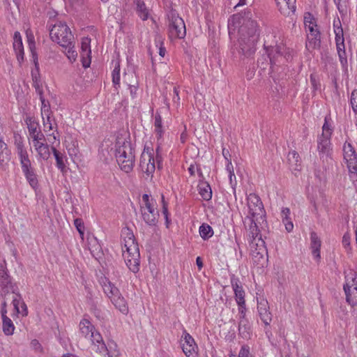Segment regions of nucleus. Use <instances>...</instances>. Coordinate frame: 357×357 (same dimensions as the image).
Returning <instances> with one entry per match:
<instances>
[{
  "mask_svg": "<svg viewBox=\"0 0 357 357\" xmlns=\"http://www.w3.org/2000/svg\"><path fill=\"white\" fill-rule=\"evenodd\" d=\"M236 24L239 25L238 38L237 43L231 48V54L234 57L241 60L249 59L255 53L259 36L257 23L252 19L251 12L247 11L243 15H234L231 21H229V33L232 29H235Z\"/></svg>",
  "mask_w": 357,
  "mask_h": 357,
  "instance_id": "obj_1",
  "label": "nucleus"
},
{
  "mask_svg": "<svg viewBox=\"0 0 357 357\" xmlns=\"http://www.w3.org/2000/svg\"><path fill=\"white\" fill-rule=\"evenodd\" d=\"M122 255L128 268L133 273L139 270V250L132 231L128 228L122 230Z\"/></svg>",
  "mask_w": 357,
  "mask_h": 357,
  "instance_id": "obj_2",
  "label": "nucleus"
},
{
  "mask_svg": "<svg viewBox=\"0 0 357 357\" xmlns=\"http://www.w3.org/2000/svg\"><path fill=\"white\" fill-rule=\"evenodd\" d=\"M115 156L121 169L126 173L130 172L134 167L135 156L134 149L130 142L118 139L115 145Z\"/></svg>",
  "mask_w": 357,
  "mask_h": 357,
  "instance_id": "obj_3",
  "label": "nucleus"
},
{
  "mask_svg": "<svg viewBox=\"0 0 357 357\" xmlns=\"http://www.w3.org/2000/svg\"><path fill=\"white\" fill-rule=\"evenodd\" d=\"M79 328L82 336L91 341L92 350L104 356L109 354V350L103 341L102 335L96 331L94 326L89 319L83 318L79 322Z\"/></svg>",
  "mask_w": 357,
  "mask_h": 357,
  "instance_id": "obj_4",
  "label": "nucleus"
},
{
  "mask_svg": "<svg viewBox=\"0 0 357 357\" xmlns=\"http://www.w3.org/2000/svg\"><path fill=\"white\" fill-rule=\"evenodd\" d=\"M263 224H266V221L262 222L261 220L251 218V224L249 227L248 237L252 255L257 260L264 259V255L267 253L265 241L262 239L259 229V225L262 226Z\"/></svg>",
  "mask_w": 357,
  "mask_h": 357,
  "instance_id": "obj_5",
  "label": "nucleus"
},
{
  "mask_svg": "<svg viewBox=\"0 0 357 357\" xmlns=\"http://www.w3.org/2000/svg\"><path fill=\"white\" fill-rule=\"evenodd\" d=\"M333 128L328 123L327 119L325 118L324 123L322 126V133L317 138V151L319 158L322 162L330 164L332 162L333 149L331 142Z\"/></svg>",
  "mask_w": 357,
  "mask_h": 357,
  "instance_id": "obj_6",
  "label": "nucleus"
},
{
  "mask_svg": "<svg viewBox=\"0 0 357 357\" xmlns=\"http://www.w3.org/2000/svg\"><path fill=\"white\" fill-rule=\"evenodd\" d=\"M153 150L149 148H144L139 161V167L142 171L148 176L153 177L155 171L156 165L158 169H162V158L160 154V146L156 148V155L154 157Z\"/></svg>",
  "mask_w": 357,
  "mask_h": 357,
  "instance_id": "obj_7",
  "label": "nucleus"
},
{
  "mask_svg": "<svg viewBox=\"0 0 357 357\" xmlns=\"http://www.w3.org/2000/svg\"><path fill=\"white\" fill-rule=\"evenodd\" d=\"M50 36L54 42L57 43L61 47H68L74 42L73 35L65 22H59L53 25Z\"/></svg>",
  "mask_w": 357,
  "mask_h": 357,
  "instance_id": "obj_8",
  "label": "nucleus"
},
{
  "mask_svg": "<svg viewBox=\"0 0 357 357\" xmlns=\"http://www.w3.org/2000/svg\"><path fill=\"white\" fill-rule=\"evenodd\" d=\"M18 290L17 287L15 284L12 278L8 274L5 261L0 263V296L2 301H8L13 294L16 293Z\"/></svg>",
  "mask_w": 357,
  "mask_h": 357,
  "instance_id": "obj_9",
  "label": "nucleus"
},
{
  "mask_svg": "<svg viewBox=\"0 0 357 357\" xmlns=\"http://www.w3.org/2000/svg\"><path fill=\"white\" fill-rule=\"evenodd\" d=\"M168 31L172 39L183 38L186 34L185 25L183 20L178 16L175 10L168 14Z\"/></svg>",
  "mask_w": 357,
  "mask_h": 357,
  "instance_id": "obj_10",
  "label": "nucleus"
},
{
  "mask_svg": "<svg viewBox=\"0 0 357 357\" xmlns=\"http://www.w3.org/2000/svg\"><path fill=\"white\" fill-rule=\"evenodd\" d=\"M247 201L250 218L261 220L262 222H266V211L260 197L255 193H250Z\"/></svg>",
  "mask_w": 357,
  "mask_h": 357,
  "instance_id": "obj_11",
  "label": "nucleus"
},
{
  "mask_svg": "<svg viewBox=\"0 0 357 357\" xmlns=\"http://www.w3.org/2000/svg\"><path fill=\"white\" fill-rule=\"evenodd\" d=\"M346 283L344 290L346 294L347 302L354 306L357 305V274L351 271L346 277Z\"/></svg>",
  "mask_w": 357,
  "mask_h": 357,
  "instance_id": "obj_12",
  "label": "nucleus"
},
{
  "mask_svg": "<svg viewBox=\"0 0 357 357\" xmlns=\"http://www.w3.org/2000/svg\"><path fill=\"white\" fill-rule=\"evenodd\" d=\"M343 155L351 178L357 180V154L351 144H344Z\"/></svg>",
  "mask_w": 357,
  "mask_h": 357,
  "instance_id": "obj_13",
  "label": "nucleus"
},
{
  "mask_svg": "<svg viewBox=\"0 0 357 357\" xmlns=\"http://www.w3.org/2000/svg\"><path fill=\"white\" fill-rule=\"evenodd\" d=\"M14 145L16 149V153L20 160L21 167H25L31 165L28 151L24 146L23 137L18 133L15 132L13 135Z\"/></svg>",
  "mask_w": 357,
  "mask_h": 357,
  "instance_id": "obj_14",
  "label": "nucleus"
},
{
  "mask_svg": "<svg viewBox=\"0 0 357 357\" xmlns=\"http://www.w3.org/2000/svg\"><path fill=\"white\" fill-rule=\"evenodd\" d=\"M181 347L187 357H196L197 346L192 337L185 331L181 339Z\"/></svg>",
  "mask_w": 357,
  "mask_h": 357,
  "instance_id": "obj_15",
  "label": "nucleus"
},
{
  "mask_svg": "<svg viewBox=\"0 0 357 357\" xmlns=\"http://www.w3.org/2000/svg\"><path fill=\"white\" fill-rule=\"evenodd\" d=\"M264 46L266 48L271 64L275 63L277 58L282 57L283 54H284V57L287 61L292 58L291 54L289 51L287 52L288 50L284 45L270 46L269 47H266V45Z\"/></svg>",
  "mask_w": 357,
  "mask_h": 357,
  "instance_id": "obj_16",
  "label": "nucleus"
},
{
  "mask_svg": "<svg viewBox=\"0 0 357 357\" xmlns=\"http://www.w3.org/2000/svg\"><path fill=\"white\" fill-rule=\"evenodd\" d=\"M7 302L1 301V314L2 318V330L6 335H11L15 331V326L13 321L7 317Z\"/></svg>",
  "mask_w": 357,
  "mask_h": 357,
  "instance_id": "obj_17",
  "label": "nucleus"
},
{
  "mask_svg": "<svg viewBox=\"0 0 357 357\" xmlns=\"http://www.w3.org/2000/svg\"><path fill=\"white\" fill-rule=\"evenodd\" d=\"M257 311L261 320L266 326L270 325L272 321V314L270 312V307L267 300L261 298L257 301Z\"/></svg>",
  "mask_w": 357,
  "mask_h": 357,
  "instance_id": "obj_18",
  "label": "nucleus"
},
{
  "mask_svg": "<svg viewBox=\"0 0 357 357\" xmlns=\"http://www.w3.org/2000/svg\"><path fill=\"white\" fill-rule=\"evenodd\" d=\"M9 300H11V303L15 310V314L16 316L21 314L22 317H26L28 314L26 305L23 301L22 296L18 291L13 294Z\"/></svg>",
  "mask_w": 357,
  "mask_h": 357,
  "instance_id": "obj_19",
  "label": "nucleus"
},
{
  "mask_svg": "<svg viewBox=\"0 0 357 357\" xmlns=\"http://www.w3.org/2000/svg\"><path fill=\"white\" fill-rule=\"evenodd\" d=\"M306 47L308 50H314L319 47L321 43L320 32L317 29L310 28V30L307 31Z\"/></svg>",
  "mask_w": 357,
  "mask_h": 357,
  "instance_id": "obj_20",
  "label": "nucleus"
},
{
  "mask_svg": "<svg viewBox=\"0 0 357 357\" xmlns=\"http://www.w3.org/2000/svg\"><path fill=\"white\" fill-rule=\"evenodd\" d=\"M98 282L109 300L120 292L119 289L105 276H101Z\"/></svg>",
  "mask_w": 357,
  "mask_h": 357,
  "instance_id": "obj_21",
  "label": "nucleus"
},
{
  "mask_svg": "<svg viewBox=\"0 0 357 357\" xmlns=\"http://www.w3.org/2000/svg\"><path fill=\"white\" fill-rule=\"evenodd\" d=\"M13 49L15 52L17 61L20 65L24 61V47L20 32L16 31L13 36Z\"/></svg>",
  "mask_w": 357,
  "mask_h": 357,
  "instance_id": "obj_22",
  "label": "nucleus"
},
{
  "mask_svg": "<svg viewBox=\"0 0 357 357\" xmlns=\"http://www.w3.org/2000/svg\"><path fill=\"white\" fill-rule=\"evenodd\" d=\"M281 13L289 15L296 10V0H275Z\"/></svg>",
  "mask_w": 357,
  "mask_h": 357,
  "instance_id": "obj_23",
  "label": "nucleus"
},
{
  "mask_svg": "<svg viewBox=\"0 0 357 357\" xmlns=\"http://www.w3.org/2000/svg\"><path fill=\"white\" fill-rule=\"evenodd\" d=\"M231 284L232 289L234 291L235 299H236L237 304H238V303L243 304V303H245V291L243 289V287H242L239 280L236 278H231Z\"/></svg>",
  "mask_w": 357,
  "mask_h": 357,
  "instance_id": "obj_24",
  "label": "nucleus"
},
{
  "mask_svg": "<svg viewBox=\"0 0 357 357\" xmlns=\"http://www.w3.org/2000/svg\"><path fill=\"white\" fill-rule=\"evenodd\" d=\"M321 245V241L318 236L317 234L314 231L310 233V248L312 250V254L316 259H319L320 256V248Z\"/></svg>",
  "mask_w": 357,
  "mask_h": 357,
  "instance_id": "obj_25",
  "label": "nucleus"
},
{
  "mask_svg": "<svg viewBox=\"0 0 357 357\" xmlns=\"http://www.w3.org/2000/svg\"><path fill=\"white\" fill-rule=\"evenodd\" d=\"M142 202L144 203L143 206H141L140 210L141 212H146V213H155V214H159L158 211L155 208V200L153 198H150L149 195L144 194L142 195Z\"/></svg>",
  "mask_w": 357,
  "mask_h": 357,
  "instance_id": "obj_26",
  "label": "nucleus"
},
{
  "mask_svg": "<svg viewBox=\"0 0 357 357\" xmlns=\"http://www.w3.org/2000/svg\"><path fill=\"white\" fill-rule=\"evenodd\" d=\"M10 151L2 138H0V169H5L10 160Z\"/></svg>",
  "mask_w": 357,
  "mask_h": 357,
  "instance_id": "obj_27",
  "label": "nucleus"
},
{
  "mask_svg": "<svg viewBox=\"0 0 357 357\" xmlns=\"http://www.w3.org/2000/svg\"><path fill=\"white\" fill-rule=\"evenodd\" d=\"M22 170L29 185L33 188H36L38 187V181L36 174L35 169L32 165L22 168Z\"/></svg>",
  "mask_w": 357,
  "mask_h": 357,
  "instance_id": "obj_28",
  "label": "nucleus"
},
{
  "mask_svg": "<svg viewBox=\"0 0 357 357\" xmlns=\"http://www.w3.org/2000/svg\"><path fill=\"white\" fill-rule=\"evenodd\" d=\"M112 303L123 314H127L128 312V304L125 298L122 296L121 292L118 293L110 299Z\"/></svg>",
  "mask_w": 357,
  "mask_h": 357,
  "instance_id": "obj_29",
  "label": "nucleus"
},
{
  "mask_svg": "<svg viewBox=\"0 0 357 357\" xmlns=\"http://www.w3.org/2000/svg\"><path fill=\"white\" fill-rule=\"evenodd\" d=\"M81 56L83 58L82 65L84 68H88L90 65V59L88 60L84 59V56H86L89 58L91 54V47H90V39L88 38H84L82 39L81 44Z\"/></svg>",
  "mask_w": 357,
  "mask_h": 357,
  "instance_id": "obj_30",
  "label": "nucleus"
},
{
  "mask_svg": "<svg viewBox=\"0 0 357 357\" xmlns=\"http://www.w3.org/2000/svg\"><path fill=\"white\" fill-rule=\"evenodd\" d=\"M238 333L243 339H249L252 333L251 326L248 319H240L238 322Z\"/></svg>",
  "mask_w": 357,
  "mask_h": 357,
  "instance_id": "obj_31",
  "label": "nucleus"
},
{
  "mask_svg": "<svg viewBox=\"0 0 357 357\" xmlns=\"http://www.w3.org/2000/svg\"><path fill=\"white\" fill-rule=\"evenodd\" d=\"M36 70L31 71V77L33 81V86L34 87L36 93L38 95H41L43 93L42 82L40 79V76L38 72V63L37 62V65H36Z\"/></svg>",
  "mask_w": 357,
  "mask_h": 357,
  "instance_id": "obj_32",
  "label": "nucleus"
},
{
  "mask_svg": "<svg viewBox=\"0 0 357 357\" xmlns=\"http://www.w3.org/2000/svg\"><path fill=\"white\" fill-rule=\"evenodd\" d=\"M134 4L136 6V10L139 17L144 21L146 20L150 14L144 2L142 0H134Z\"/></svg>",
  "mask_w": 357,
  "mask_h": 357,
  "instance_id": "obj_33",
  "label": "nucleus"
},
{
  "mask_svg": "<svg viewBox=\"0 0 357 357\" xmlns=\"http://www.w3.org/2000/svg\"><path fill=\"white\" fill-rule=\"evenodd\" d=\"M334 31L335 33V42L337 53H340V52L342 51H345L342 28L341 26H337V28H335Z\"/></svg>",
  "mask_w": 357,
  "mask_h": 357,
  "instance_id": "obj_34",
  "label": "nucleus"
},
{
  "mask_svg": "<svg viewBox=\"0 0 357 357\" xmlns=\"http://www.w3.org/2000/svg\"><path fill=\"white\" fill-rule=\"evenodd\" d=\"M199 193L203 199L208 201L212 197V190L210 185L206 182H201L198 185Z\"/></svg>",
  "mask_w": 357,
  "mask_h": 357,
  "instance_id": "obj_35",
  "label": "nucleus"
},
{
  "mask_svg": "<svg viewBox=\"0 0 357 357\" xmlns=\"http://www.w3.org/2000/svg\"><path fill=\"white\" fill-rule=\"evenodd\" d=\"M42 119L45 132L56 129V131L58 133L57 124L55 123L54 119L52 118V114L51 115H45V116H42Z\"/></svg>",
  "mask_w": 357,
  "mask_h": 357,
  "instance_id": "obj_36",
  "label": "nucleus"
},
{
  "mask_svg": "<svg viewBox=\"0 0 357 357\" xmlns=\"http://www.w3.org/2000/svg\"><path fill=\"white\" fill-rule=\"evenodd\" d=\"M36 152L37 153V159L38 160H47L51 155L50 146L47 143L43 146L37 149Z\"/></svg>",
  "mask_w": 357,
  "mask_h": 357,
  "instance_id": "obj_37",
  "label": "nucleus"
},
{
  "mask_svg": "<svg viewBox=\"0 0 357 357\" xmlns=\"http://www.w3.org/2000/svg\"><path fill=\"white\" fill-rule=\"evenodd\" d=\"M29 136L40 130L38 122L35 119L28 116L25 119Z\"/></svg>",
  "mask_w": 357,
  "mask_h": 357,
  "instance_id": "obj_38",
  "label": "nucleus"
},
{
  "mask_svg": "<svg viewBox=\"0 0 357 357\" xmlns=\"http://www.w3.org/2000/svg\"><path fill=\"white\" fill-rule=\"evenodd\" d=\"M113 85L116 89L120 87V63L116 61L112 73Z\"/></svg>",
  "mask_w": 357,
  "mask_h": 357,
  "instance_id": "obj_39",
  "label": "nucleus"
},
{
  "mask_svg": "<svg viewBox=\"0 0 357 357\" xmlns=\"http://www.w3.org/2000/svg\"><path fill=\"white\" fill-rule=\"evenodd\" d=\"M199 232L200 236L204 240H207L213 235V230L212 227L206 223L202 224V225L199 227Z\"/></svg>",
  "mask_w": 357,
  "mask_h": 357,
  "instance_id": "obj_40",
  "label": "nucleus"
},
{
  "mask_svg": "<svg viewBox=\"0 0 357 357\" xmlns=\"http://www.w3.org/2000/svg\"><path fill=\"white\" fill-rule=\"evenodd\" d=\"M144 221L149 226H155L158 222L159 214L155 213L141 212Z\"/></svg>",
  "mask_w": 357,
  "mask_h": 357,
  "instance_id": "obj_41",
  "label": "nucleus"
},
{
  "mask_svg": "<svg viewBox=\"0 0 357 357\" xmlns=\"http://www.w3.org/2000/svg\"><path fill=\"white\" fill-rule=\"evenodd\" d=\"M51 150L52 151L54 158L56 159V167L61 171H63L66 167L63 161V155L59 151H57L54 146H51Z\"/></svg>",
  "mask_w": 357,
  "mask_h": 357,
  "instance_id": "obj_42",
  "label": "nucleus"
},
{
  "mask_svg": "<svg viewBox=\"0 0 357 357\" xmlns=\"http://www.w3.org/2000/svg\"><path fill=\"white\" fill-rule=\"evenodd\" d=\"M39 98L41 102V116L51 115L52 114L50 108V105L48 100H46L43 96V93L39 95Z\"/></svg>",
  "mask_w": 357,
  "mask_h": 357,
  "instance_id": "obj_43",
  "label": "nucleus"
},
{
  "mask_svg": "<svg viewBox=\"0 0 357 357\" xmlns=\"http://www.w3.org/2000/svg\"><path fill=\"white\" fill-rule=\"evenodd\" d=\"M27 41L29 43V49L32 53L33 62L36 65H37L38 57L36 53L35 52V42H34V36L32 33H27Z\"/></svg>",
  "mask_w": 357,
  "mask_h": 357,
  "instance_id": "obj_44",
  "label": "nucleus"
},
{
  "mask_svg": "<svg viewBox=\"0 0 357 357\" xmlns=\"http://www.w3.org/2000/svg\"><path fill=\"white\" fill-rule=\"evenodd\" d=\"M304 24L307 31H309L310 28H315L317 26L314 18L310 13H307L305 15Z\"/></svg>",
  "mask_w": 357,
  "mask_h": 357,
  "instance_id": "obj_45",
  "label": "nucleus"
},
{
  "mask_svg": "<svg viewBox=\"0 0 357 357\" xmlns=\"http://www.w3.org/2000/svg\"><path fill=\"white\" fill-rule=\"evenodd\" d=\"M288 161L290 165L296 166L295 169H298V167L300 166V164H298L300 162L298 153L295 151H290L288 154Z\"/></svg>",
  "mask_w": 357,
  "mask_h": 357,
  "instance_id": "obj_46",
  "label": "nucleus"
},
{
  "mask_svg": "<svg viewBox=\"0 0 357 357\" xmlns=\"http://www.w3.org/2000/svg\"><path fill=\"white\" fill-rule=\"evenodd\" d=\"M64 49H65V53L67 56V57L71 61H75L77 56V52L74 49V42L73 43H71L70 45H69V46L68 47H63Z\"/></svg>",
  "mask_w": 357,
  "mask_h": 357,
  "instance_id": "obj_47",
  "label": "nucleus"
},
{
  "mask_svg": "<svg viewBox=\"0 0 357 357\" xmlns=\"http://www.w3.org/2000/svg\"><path fill=\"white\" fill-rule=\"evenodd\" d=\"M74 225L79 232L82 239H83L84 235V225L83 220L81 218H76L74 220Z\"/></svg>",
  "mask_w": 357,
  "mask_h": 357,
  "instance_id": "obj_48",
  "label": "nucleus"
},
{
  "mask_svg": "<svg viewBox=\"0 0 357 357\" xmlns=\"http://www.w3.org/2000/svg\"><path fill=\"white\" fill-rule=\"evenodd\" d=\"M350 104L354 113L357 114V90L352 91L350 97Z\"/></svg>",
  "mask_w": 357,
  "mask_h": 357,
  "instance_id": "obj_49",
  "label": "nucleus"
},
{
  "mask_svg": "<svg viewBox=\"0 0 357 357\" xmlns=\"http://www.w3.org/2000/svg\"><path fill=\"white\" fill-rule=\"evenodd\" d=\"M239 357H254L250 351V347L248 345H243L241 347L239 354Z\"/></svg>",
  "mask_w": 357,
  "mask_h": 357,
  "instance_id": "obj_50",
  "label": "nucleus"
},
{
  "mask_svg": "<svg viewBox=\"0 0 357 357\" xmlns=\"http://www.w3.org/2000/svg\"><path fill=\"white\" fill-rule=\"evenodd\" d=\"M29 137L31 139V142L46 141L45 137L41 130L32 134Z\"/></svg>",
  "mask_w": 357,
  "mask_h": 357,
  "instance_id": "obj_51",
  "label": "nucleus"
},
{
  "mask_svg": "<svg viewBox=\"0 0 357 357\" xmlns=\"http://www.w3.org/2000/svg\"><path fill=\"white\" fill-rule=\"evenodd\" d=\"M238 313H239V320L240 319H246L245 313H246V305L245 303L243 304L238 303Z\"/></svg>",
  "mask_w": 357,
  "mask_h": 357,
  "instance_id": "obj_52",
  "label": "nucleus"
},
{
  "mask_svg": "<svg viewBox=\"0 0 357 357\" xmlns=\"http://www.w3.org/2000/svg\"><path fill=\"white\" fill-rule=\"evenodd\" d=\"M30 346L35 351L40 353L43 352V347L38 340L36 339L31 340Z\"/></svg>",
  "mask_w": 357,
  "mask_h": 357,
  "instance_id": "obj_53",
  "label": "nucleus"
},
{
  "mask_svg": "<svg viewBox=\"0 0 357 357\" xmlns=\"http://www.w3.org/2000/svg\"><path fill=\"white\" fill-rule=\"evenodd\" d=\"M290 215V210L289 208H283L281 211V218L282 221L288 220V219H290L289 218Z\"/></svg>",
  "mask_w": 357,
  "mask_h": 357,
  "instance_id": "obj_54",
  "label": "nucleus"
},
{
  "mask_svg": "<svg viewBox=\"0 0 357 357\" xmlns=\"http://www.w3.org/2000/svg\"><path fill=\"white\" fill-rule=\"evenodd\" d=\"M338 56L340 58V61L342 66H346L347 65V59L345 51H342L338 53Z\"/></svg>",
  "mask_w": 357,
  "mask_h": 357,
  "instance_id": "obj_55",
  "label": "nucleus"
},
{
  "mask_svg": "<svg viewBox=\"0 0 357 357\" xmlns=\"http://www.w3.org/2000/svg\"><path fill=\"white\" fill-rule=\"evenodd\" d=\"M155 133L158 140L162 139L164 133L162 126H160L159 127H155Z\"/></svg>",
  "mask_w": 357,
  "mask_h": 357,
  "instance_id": "obj_56",
  "label": "nucleus"
},
{
  "mask_svg": "<svg viewBox=\"0 0 357 357\" xmlns=\"http://www.w3.org/2000/svg\"><path fill=\"white\" fill-rule=\"evenodd\" d=\"M284 224L285 229L288 232H291L294 229L293 222L291 221V219H288V220L282 221Z\"/></svg>",
  "mask_w": 357,
  "mask_h": 357,
  "instance_id": "obj_57",
  "label": "nucleus"
},
{
  "mask_svg": "<svg viewBox=\"0 0 357 357\" xmlns=\"http://www.w3.org/2000/svg\"><path fill=\"white\" fill-rule=\"evenodd\" d=\"M162 126V118L159 113H156L155 116L154 127Z\"/></svg>",
  "mask_w": 357,
  "mask_h": 357,
  "instance_id": "obj_58",
  "label": "nucleus"
},
{
  "mask_svg": "<svg viewBox=\"0 0 357 357\" xmlns=\"http://www.w3.org/2000/svg\"><path fill=\"white\" fill-rule=\"evenodd\" d=\"M45 144H47L46 141L32 142V144L35 151L43 146Z\"/></svg>",
  "mask_w": 357,
  "mask_h": 357,
  "instance_id": "obj_59",
  "label": "nucleus"
},
{
  "mask_svg": "<svg viewBox=\"0 0 357 357\" xmlns=\"http://www.w3.org/2000/svg\"><path fill=\"white\" fill-rule=\"evenodd\" d=\"M310 82H311L313 89L314 90L318 89L319 84L317 82L315 77L313 75H310Z\"/></svg>",
  "mask_w": 357,
  "mask_h": 357,
  "instance_id": "obj_60",
  "label": "nucleus"
},
{
  "mask_svg": "<svg viewBox=\"0 0 357 357\" xmlns=\"http://www.w3.org/2000/svg\"><path fill=\"white\" fill-rule=\"evenodd\" d=\"M340 13H342L345 11L344 6L341 4L342 0H333Z\"/></svg>",
  "mask_w": 357,
  "mask_h": 357,
  "instance_id": "obj_61",
  "label": "nucleus"
},
{
  "mask_svg": "<svg viewBox=\"0 0 357 357\" xmlns=\"http://www.w3.org/2000/svg\"><path fill=\"white\" fill-rule=\"evenodd\" d=\"M342 244L347 247L350 245V237L348 234H344L342 237Z\"/></svg>",
  "mask_w": 357,
  "mask_h": 357,
  "instance_id": "obj_62",
  "label": "nucleus"
},
{
  "mask_svg": "<svg viewBox=\"0 0 357 357\" xmlns=\"http://www.w3.org/2000/svg\"><path fill=\"white\" fill-rule=\"evenodd\" d=\"M226 169H227L228 174H232V172H234V167H233V165H232L231 160H227Z\"/></svg>",
  "mask_w": 357,
  "mask_h": 357,
  "instance_id": "obj_63",
  "label": "nucleus"
},
{
  "mask_svg": "<svg viewBox=\"0 0 357 357\" xmlns=\"http://www.w3.org/2000/svg\"><path fill=\"white\" fill-rule=\"evenodd\" d=\"M69 2L73 6H81L83 3L84 0H69Z\"/></svg>",
  "mask_w": 357,
  "mask_h": 357,
  "instance_id": "obj_64",
  "label": "nucleus"
}]
</instances>
